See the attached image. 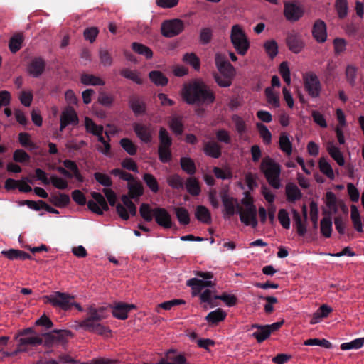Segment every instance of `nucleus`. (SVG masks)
<instances>
[{
	"label": "nucleus",
	"instance_id": "ddd939ff",
	"mask_svg": "<svg viewBox=\"0 0 364 364\" xmlns=\"http://www.w3.org/2000/svg\"><path fill=\"white\" fill-rule=\"evenodd\" d=\"M79 122L77 114L72 107H66L61 113L60 119V131H63L67 126L77 125Z\"/></svg>",
	"mask_w": 364,
	"mask_h": 364
},
{
	"label": "nucleus",
	"instance_id": "774afa93",
	"mask_svg": "<svg viewBox=\"0 0 364 364\" xmlns=\"http://www.w3.org/2000/svg\"><path fill=\"white\" fill-rule=\"evenodd\" d=\"M278 220L284 228L289 229L290 228V218L287 210L281 209L279 210Z\"/></svg>",
	"mask_w": 364,
	"mask_h": 364
},
{
	"label": "nucleus",
	"instance_id": "052dcab7",
	"mask_svg": "<svg viewBox=\"0 0 364 364\" xmlns=\"http://www.w3.org/2000/svg\"><path fill=\"white\" fill-rule=\"evenodd\" d=\"M214 299L224 301L227 306H233L237 304V297L235 295L223 293L221 295H215Z\"/></svg>",
	"mask_w": 364,
	"mask_h": 364
},
{
	"label": "nucleus",
	"instance_id": "f03ea898",
	"mask_svg": "<svg viewBox=\"0 0 364 364\" xmlns=\"http://www.w3.org/2000/svg\"><path fill=\"white\" fill-rule=\"evenodd\" d=\"M181 96L188 105L211 104L215 100L214 92L203 81L199 80L184 85Z\"/></svg>",
	"mask_w": 364,
	"mask_h": 364
},
{
	"label": "nucleus",
	"instance_id": "412c9836",
	"mask_svg": "<svg viewBox=\"0 0 364 364\" xmlns=\"http://www.w3.org/2000/svg\"><path fill=\"white\" fill-rule=\"evenodd\" d=\"M223 205L225 208V215L228 217L233 216L237 210V200L233 197H230L228 192L223 191L220 193Z\"/></svg>",
	"mask_w": 364,
	"mask_h": 364
},
{
	"label": "nucleus",
	"instance_id": "9d476101",
	"mask_svg": "<svg viewBox=\"0 0 364 364\" xmlns=\"http://www.w3.org/2000/svg\"><path fill=\"white\" fill-rule=\"evenodd\" d=\"M237 210L240 215V221L247 226L256 228L258 222L257 219V208H243L239 204H237Z\"/></svg>",
	"mask_w": 364,
	"mask_h": 364
},
{
	"label": "nucleus",
	"instance_id": "aec40b11",
	"mask_svg": "<svg viewBox=\"0 0 364 364\" xmlns=\"http://www.w3.org/2000/svg\"><path fill=\"white\" fill-rule=\"evenodd\" d=\"M186 285L191 287L193 296H198L205 287H213L215 283L211 280H202L197 278H191L186 282Z\"/></svg>",
	"mask_w": 364,
	"mask_h": 364
},
{
	"label": "nucleus",
	"instance_id": "e2e57ef3",
	"mask_svg": "<svg viewBox=\"0 0 364 364\" xmlns=\"http://www.w3.org/2000/svg\"><path fill=\"white\" fill-rule=\"evenodd\" d=\"M213 38V31L210 28H203L200 32V42L203 45L208 44Z\"/></svg>",
	"mask_w": 364,
	"mask_h": 364
},
{
	"label": "nucleus",
	"instance_id": "69168bd1",
	"mask_svg": "<svg viewBox=\"0 0 364 364\" xmlns=\"http://www.w3.org/2000/svg\"><path fill=\"white\" fill-rule=\"evenodd\" d=\"M30 156L23 149H16L13 154V159L18 163H25L30 161Z\"/></svg>",
	"mask_w": 364,
	"mask_h": 364
},
{
	"label": "nucleus",
	"instance_id": "473e14b6",
	"mask_svg": "<svg viewBox=\"0 0 364 364\" xmlns=\"http://www.w3.org/2000/svg\"><path fill=\"white\" fill-rule=\"evenodd\" d=\"M168 126L176 135H181L183 133L184 125L181 117H172L168 122Z\"/></svg>",
	"mask_w": 364,
	"mask_h": 364
},
{
	"label": "nucleus",
	"instance_id": "c85d7f7f",
	"mask_svg": "<svg viewBox=\"0 0 364 364\" xmlns=\"http://www.w3.org/2000/svg\"><path fill=\"white\" fill-rule=\"evenodd\" d=\"M286 195L289 202L294 203L301 198V192L294 183H288L286 186Z\"/></svg>",
	"mask_w": 364,
	"mask_h": 364
},
{
	"label": "nucleus",
	"instance_id": "2eb2a0df",
	"mask_svg": "<svg viewBox=\"0 0 364 364\" xmlns=\"http://www.w3.org/2000/svg\"><path fill=\"white\" fill-rule=\"evenodd\" d=\"M154 216L156 223L166 229L172 228L173 223L170 213L164 208H156L154 209Z\"/></svg>",
	"mask_w": 364,
	"mask_h": 364
},
{
	"label": "nucleus",
	"instance_id": "c03bdc74",
	"mask_svg": "<svg viewBox=\"0 0 364 364\" xmlns=\"http://www.w3.org/2000/svg\"><path fill=\"white\" fill-rule=\"evenodd\" d=\"M143 180L153 193H156L159 191V183L154 175L146 173L143 176Z\"/></svg>",
	"mask_w": 364,
	"mask_h": 364
},
{
	"label": "nucleus",
	"instance_id": "603ef678",
	"mask_svg": "<svg viewBox=\"0 0 364 364\" xmlns=\"http://www.w3.org/2000/svg\"><path fill=\"white\" fill-rule=\"evenodd\" d=\"M139 213L141 218L146 222H151L153 220L154 209H151L147 203H142L139 208Z\"/></svg>",
	"mask_w": 364,
	"mask_h": 364
},
{
	"label": "nucleus",
	"instance_id": "dca6fc26",
	"mask_svg": "<svg viewBox=\"0 0 364 364\" xmlns=\"http://www.w3.org/2000/svg\"><path fill=\"white\" fill-rule=\"evenodd\" d=\"M46 70V62L41 57H35L27 65V72L33 77H40Z\"/></svg>",
	"mask_w": 364,
	"mask_h": 364
},
{
	"label": "nucleus",
	"instance_id": "5fc2aeb1",
	"mask_svg": "<svg viewBox=\"0 0 364 364\" xmlns=\"http://www.w3.org/2000/svg\"><path fill=\"white\" fill-rule=\"evenodd\" d=\"M279 147L287 155H290L292 152L291 142L285 134H282L279 137Z\"/></svg>",
	"mask_w": 364,
	"mask_h": 364
},
{
	"label": "nucleus",
	"instance_id": "09e8293b",
	"mask_svg": "<svg viewBox=\"0 0 364 364\" xmlns=\"http://www.w3.org/2000/svg\"><path fill=\"white\" fill-rule=\"evenodd\" d=\"M335 8L339 18L343 19L347 16L348 11L347 0H336Z\"/></svg>",
	"mask_w": 364,
	"mask_h": 364
},
{
	"label": "nucleus",
	"instance_id": "49530a36",
	"mask_svg": "<svg viewBox=\"0 0 364 364\" xmlns=\"http://www.w3.org/2000/svg\"><path fill=\"white\" fill-rule=\"evenodd\" d=\"M265 95L269 105L274 107H279L280 105L278 93L275 92L272 87L265 89Z\"/></svg>",
	"mask_w": 364,
	"mask_h": 364
},
{
	"label": "nucleus",
	"instance_id": "c756f323",
	"mask_svg": "<svg viewBox=\"0 0 364 364\" xmlns=\"http://www.w3.org/2000/svg\"><path fill=\"white\" fill-rule=\"evenodd\" d=\"M227 314L222 309H217L210 312L205 317L208 323L215 325L225 320Z\"/></svg>",
	"mask_w": 364,
	"mask_h": 364
},
{
	"label": "nucleus",
	"instance_id": "9b49d317",
	"mask_svg": "<svg viewBox=\"0 0 364 364\" xmlns=\"http://www.w3.org/2000/svg\"><path fill=\"white\" fill-rule=\"evenodd\" d=\"M215 63L218 71L226 77H232L235 75V70L226 57L220 53H216Z\"/></svg>",
	"mask_w": 364,
	"mask_h": 364
},
{
	"label": "nucleus",
	"instance_id": "f704fd0d",
	"mask_svg": "<svg viewBox=\"0 0 364 364\" xmlns=\"http://www.w3.org/2000/svg\"><path fill=\"white\" fill-rule=\"evenodd\" d=\"M49 200L55 206L64 208L70 203V198L68 194L60 193L58 195H52Z\"/></svg>",
	"mask_w": 364,
	"mask_h": 364
},
{
	"label": "nucleus",
	"instance_id": "de8ad7c7",
	"mask_svg": "<svg viewBox=\"0 0 364 364\" xmlns=\"http://www.w3.org/2000/svg\"><path fill=\"white\" fill-rule=\"evenodd\" d=\"M183 60L189 64L196 70H199L200 61L199 58L193 53H186L183 57Z\"/></svg>",
	"mask_w": 364,
	"mask_h": 364
},
{
	"label": "nucleus",
	"instance_id": "8fccbe9b",
	"mask_svg": "<svg viewBox=\"0 0 364 364\" xmlns=\"http://www.w3.org/2000/svg\"><path fill=\"white\" fill-rule=\"evenodd\" d=\"M257 129L259 133L260 136L262 138L265 144H269L272 141V134L268 129L267 127L262 123H257Z\"/></svg>",
	"mask_w": 364,
	"mask_h": 364
},
{
	"label": "nucleus",
	"instance_id": "f257e3e1",
	"mask_svg": "<svg viewBox=\"0 0 364 364\" xmlns=\"http://www.w3.org/2000/svg\"><path fill=\"white\" fill-rule=\"evenodd\" d=\"M112 309V314L114 317L124 320L128 317V313L136 308L134 304H129L124 302H115L109 306H101L95 308L90 306L87 309V317L79 322L78 326L86 331L105 335L110 332L108 328L105 327L100 322L108 317V308Z\"/></svg>",
	"mask_w": 364,
	"mask_h": 364
},
{
	"label": "nucleus",
	"instance_id": "393cba45",
	"mask_svg": "<svg viewBox=\"0 0 364 364\" xmlns=\"http://www.w3.org/2000/svg\"><path fill=\"white\" fill-rule=\"evenodd\" d=\"M256 328L257 331L252 333V336L257 340L259 343H262L267 339L270 334L269 330L266 327V325H260L254 323L251 326V329Z\"/></svg>",
	"mask_w": 364,
	"mask_h": 364
},
{
	"label": "nucleus",
	"instance_id": "ea45409f",
	"mask_svg": "<svg viewBox=\"0 0 364 364\" xmlns=\"http://www.w3.org/2000/svg\"><path fill=\"white\" fill-rule=\"evenodd\" d=\"M80 80L85 85L103 86L105 84V82L102 79L90 74H82Z\"/></svg>",
	"mask_w": 364,
	"mask_h": 364
},
{
	"label": "nucleus",
	"instance_id": "864d4df0",
	"mask_svg": "<svg viewBox=\"0 0 364 364\" xmlns=\"http://www.w3.org/2000/svg\"><path fill=\"white\" fill-rule=\"evenodd\" d=\"M357 72L358 68L353 65H348L346 68V80L352 87H353L355 85Z\"/></svg>",
	"mask_w": 364,
	"mask_h": 364
},
{
	"label": "nucleus",
	"instance_id": "a211bd4d",
	"mask_svg": "<svg viewBox=\"0 0 364 364\" xmlns=\"http://www.w3.org/2000/svg\"><path fill=\"white\" fill-rule=\"evenodd\" d=\"M129 107L135 116H140L146 114V104L142 97L138 95H132L129 97Z\"/></svg>",
	"mask_w": 364,
	"mask_h": 364
},
{
	"label": "nucleus",
	"instance_id": "7c9ffc66",
	"mask_svg": "<svg viewBox=\"0 0 364 364\" xmlns=\"http://www.w3.org/2000/svg\"><path fill=\"white\" fill-rule=\"evenodd\" d=\"M150 80L156 86H166L168 79L159 70H152L149 73Z\"/></svg>",
	"mask_w": 364,
	"mask_h": 364
},
{
	"label": "nucleus",
	"instance_id": "680f3d73",
	"mask_svg": "<svg viewBox=\"0 0 364 364\" xmlns=\"http://www.w3.org/2000/svg\"><path fill=\"white\" fill-rule=\"evenodd\" d=\"M363 339L356 338L348 343H343L341 345V349L348 350L351 349H359L363 346Z\"/></svg>",
	"mask_w": 364,
	"mask_h": 364
},
{
	"label": "nucleus",
	"instance_id": "20e7f679",
	"mask_svg": "<svg viewBox=\"0 0 364 364\" xmlns=\"http://www.w3.org/2000/svg\"><path fill=\"white\" fill-rule=\"evenodd\" d=\"M159 146L158 156L162 163H168L172 159L171 147L173 144V139L168 132L164 127H160L159 131Z\"/></svg>",
	"mask_w": 364,
	"mask_h": 364
},
{
	"label": "nucleus",
	"instance_id": "58836bf2",
	"mask_svg": "<svg viewBox=\"0 0 364 364\" xmlns=\"http://www.w3.org/2000/svg\"><path fill=\"white\" fill-rule=\"evenodd\" d=\"M132 50L139 55L144 56L146 59H151L153 57V52L148 46L134 42L132 44Z\"/></svg>",
	"mask_w": 364,
	"mask_h": 364
},
{
	"label": "nucleus",
	"instance_id": "39448f33",
	"mask_svg": "<svg viewBox=\"0 0 364 364\" xmlns=\"http://www.w3.org/2000/svg\"><path fill=\"white\" fill-rule=\"evenodd\" d=\"M230 41L237 54L246 55L250 48V42L240 25L236 24L232 27Z\"/></svg>",
	"mask_w": 364,
	"mask_h": 364
},
{
	"label": "nucleus",
	"instance_id": "b1692460",
	"mask_svg": "<svg viewBox=\"0 0 364 364\" xmlns=\"http://www.w3.org/2000/svg\"><path fill=\"white\" fill-rule=\"evenodd\" d=\"M203 151L208 156L218 159L222 154V146L216 141H207L204 143Z\"/></svg>",
	"mask_w": 364,
	"mask_h": 364
},
{
	"label": "nucleus",
	"instance_id": "4c0bfd02",
	"mask_svg": "<svg viewBox=\"0 0 364 364\" xmlns=\"http://www.w3.org/2000/svg\"><path fill=\"white\" fill-rule=\"evenodd\" d=\"M350 218L355 229L357 232H362L363 231V224L357 206L355 205H352L350 207Z\"/></svg>",
	"mask_w": 364,
	"mask_h": 364
},
{
	"label": "nucleus",
	"instance_id": "6ab92c4d",
	"mask_svg": "<svg viewBox=\"0 0 364 364\" xmlns=\"http://www.w3.org/2000/svg\"><path fill=\"white\" fill-rule=\"evenodd\" d=\"M133 129L137 137L144 143H150L152 140V130L151 125L141 123H134Z\"/></svg>",
	"mask_w": 364,
	"mask_h": 364
},
{
	"label": "nucleus",
	"instance_id": "72a5a7b5",
	"mask_svg": "<svg viewBox=\"0 0 364 364\" xmlns=\"http://www.w3.org/2000/svg\"><path fill=\"white\" fill-rule=\"evenodd\" d=\"M181 169L190 176L196 172V167L194 161L190 157H181L180 159Z\"/></svg>",
	"mask_w": 364,
	"mask_h": 364
},
{
	"label": "nucleus",
	"instance_id": "cd10ccee",
	"mask_svg": "<svg viewBox=\"0 0 364 364\" xmlns=\"http://www.w3.org/2000/svg\"><path fill=\"white\" fill-rule=\"evenodd\" d=\"M189 194L193 196H198L201 192L198 181L195 177H188L184 184Z\"/></svg>",
	"mask_w": 364,
	"mask_h": 364
},
{
	"label": "nucleus",
	"instance_id": "6e6552de",
	"mask_svg": "<svg viewBox=\"0 0 364 364\" xmlns=\"http://www.w3.org/2000/svg\"><path fill=\"white\" fill-rule=\"evenodd\" d=\"M91 196L94 200L87 202L88 208L97 215H102L104 211L109 210V205L105 198L98 192H92Z\"/></svg>",
	"mask_w": 364,
	"mask_h": 364
},
{
	"label": "nucleus",
	"instance_id": "a19ab883",
	"mask_svg": "<svg viewBox=\"0 0 364 364\" xmlns=\"http://www.w3.org/2000/svg\"><path fill=\"white\" fill-rule=\"evenodd\" d=\"M177 220L182 225H187L190 223V215L187 209L183 207L174 208Z\"/></svg>",
	"mask_w": 364,
	"mask_h": 364
},
{
	"label": "nucleus",
	"instance_id": "e433bc0d",
	"mask_svg": "<svg viewBox=\"0 0 364 364\" xmlns=\"http://www.w3.org/2000/svg\"><path fill=\"white\" fill-rule=\"evenodd\" d=\"M31 136L27 132H21L18 134V141L21 145L30 151L36 150L38 146L31 140Z\"/></svg>",
	"mask_w": 364,
	"mask_h": 364
},
{
	"label": "nucleus",
	"instance_id": "5701e85b",
	"mask_svg": "<svg viewBox=\"0 0 364 364\" xmlns=\"http://www.w3.org/2000/svg\"><path fill=\"white\" fill-rule=\"evenodd\" d=\"M131 199H132L129 195H122L121 197V200L123 204L118 203L116 205V210L119 217L124 220H127L129 218V214L127 208L130 206L132 203H134Z\"/></svg>",
	"mask_w": 364,
	"mask_h": 364
},
{
	"label": "nucleus",
	"instance_id": "37998d69",
	"mask_svg": "<svg viewBox=\"0 0 364 364\" xmlns=\"http://www.w3.org/2000/svg\"><path fill=\"white\" fill-rule=\"evenodd\" d=\"M120 146L129 155L134 156L137 152V146L129 138H123L119 141Z\"/></svg>",
	"mask_w": 364,
	"mask_h": 364
},
{
	"label": "nucleus",
	"instance_id": "423d86ee",
	"mask_svg": "<svg viewBox=\"0 0 364 364\" xmlns=\"http://www.w3.org/2000/svg\"><path fill=\"white\" fill-rule=\"evenodd\" d=\"M184 29V23L178 18L164 21L161 23V34L166 38H172L180 34Z\"/></svg>",
	"mask_w": 364,
	"mask_h": 364
},
{
	"label": "nucleus",
	"instance_id": "4468645a",
	"mask_svg": "<svg viewBox=\"0 0 364 364\" xmlns=\"http://www.w3.org/2000/svg\"><path fill=\"white\" fill-rule=\"evenodd\" d=\"M293 221L296 226L297 233L299 236H304L306 232V223L307 220L308 210L305 205L302 207V214L304 218H301L300 213L295 209H292Z\"/></svg>",
	"mask_w": 364,
	"mask_h": 364
},
{
	"label": "nucleus",
	"instance_id": "3c124183",
	"mask_svg": "<svg viewBox=\"0 0 364 364\" xmlns=\"http://www.w3.org/2000/svg\"><path fill=\"white\" fill-rule=\"evenodd\" d=\"M320 232L326 237H330L332 232V221L330 218H324L320 221Z\"/></svg>",
	"mask_w": 364,
	"mask_h": 364
},
{
	"label": "nucleus",
	"instance_id": "6e6d98bb",
	"mask_svg": "<svg viewBox=\"0 0 364 364\" xmlns=\"http://www.w3.org/2000/svg\"><path fill=\"white\" fill-rule=\"evenodd\" d=\"M320 172L325 174L328 178L333 180L335 177L333 168L329 163L323 158H320Z\"/></svg>",
	"mask_w": 364,
	"mask_h": 364
},
{
	"label": "nucleus",
	"instance_id": "4d7b16f0",
	"mask_svg": "<svg viewBox=\"0 0 364 364\" xmlns=\"http://www.w3.org/2000/svg\"><path fill=\"white\" fill-rule=\"evenodd\" d=\"M266 53L273 59L278 53V45L274 40L267 41L264 45Z\"/></svg>",
	"mask_w": 364,
	"mask_h": 364
},
{
	"label": "nucleus",
	"instance_id": "f3484780",
	"mask_svg": "<svg viewBox=\"0 0 364 364\" xmlns=\"http://www.w3.org/2000/svg\"><path fill=\"white\" fill-rule=\"evenodd\" d=\"M286 43L289 49L294 53H300L304 47V43L301 38V36L294 31L287 34Z\"/></svg>",
	"mask_w": 364,
	"mask_h": 364
},
{
	"label": "nucleus",
	"instance_id": "79ce46f5",
	"mask_svg": "<svg viewBox=\"0 0 364 364\" xmlns=\"http://www.w3.org/2000/svg\"><path fill=\"white\" fill-rule=\"evenodd\" d=\"M23 36L21 33L14 35L9 40V47L11 53H16L21 48Z\"/></svg>",
	"mask_w": 364,
	"mask_h": 364
},
{
	"label": "nucleus",
	"instance_id": "bb28decb",
	"mask_svg": "<svg viewBox=\"0 0 364 364\" xmlns=\"http://www.w3.org/2000/svg\"><path fill=\"white\" fill-rule=\"evenodd\" d=\"M1 254L10 260L20 259L26 260L31 258V255L20 250L10 249L9 250H3Z\"/></svg>",
	"mask_w": 364,
	"mask_h": 364
},
{
	"label": "nucleus",
	"instance_id": "338daca9",
	"mask_svg": "<svg viewBox=\"0 0 364 364\" xmlns=\"http://www.w3.org/2000/svg\"><path fill=\"white\" fill-rule=\"evenodd\" d=\"M232 120L235 123L236 130L240 134H242L246 132V124L241 117L234 114L232 117Z\"/></svg>",
	"mask_w": 364,
	"mask_h": 364
},
{
	"label": "nucleus",
	"instance_id": "1a4fd4ad",
	"mask_svg": "<svg viewBox=\"0 0 364 364\" xmlns=\"http://www.w3.org/2000/svg\"><path fill=\"white\" fill-rule=\"evenodd\" d=\"M71 336L72 333L69 330H54L44 334L43 343L45 346L50 347L55 343L66 342L67 338Z\"/></svg>",
	"mask_w": 364,
	"mask_h": 364
},
{
	"label": "nucleus",
	"instance_id": "7ed1b4c3",
	"mask_svg": "<svg viewBox=\"0 0 364 364\" xmlns=\"http://www.w3.org/2000/svg\"><path fill=\"white\" fill-rule=\"evenodd\" d=\"M260 170L272 188L279 189L281 187V166L274 159L269 156L263 158L260 164Z\"/></svg>",
	"mask_w": 364,
	"mask_h": 364
},
{
	"label": "nucleus",
	"instance_id": "a878e982",
	"mask_svg": "<svg viewBox=\"0 0 364 364\" xmlns=\"http://www.w3.org/2000/svg\"><path fill=\"white\" fill-rule=\"evenodd\" d=\"M326 149L330 156L336 161V163L342 166L345 164L343 155L340 149L335 145L333 141H328L326 144Z\"/></svg>",
	"mask_w": 364,
	"mask_h": 364
},
{
	"label": "nucleus",
	"instance_id": "0e129e2a",
	"mask_svg": "<svg viewBox=\"0 0 364 364\" xmlns=\"http://www.w3.org/2000/svg\"><path fill=\"white\" fill-rule=\"evenodd\" d=\"M94 178L100 184L105 187H110L112 185L111 178L105 173L96 172L94 173Z\"/></svg>",
	"mask_w": 364,
	"mask_h": 364
},
{
	"label": "nucleus",
	"instance_id": "f8f14e48",
	"mask_svg": "<svg viewBox=\"0 0 364 364\" xmlns=\"http://www.w3.org/2000/svg\"><path fill=\"white\" fill-rule=\"evenodd\" d=\"M305 90L313 97L318 96V79L312 72H307L303 75Z\"/></svg>",
	"mask_w": 364,
	"mask_h": 364
},
{
	"label": "nucleus",
	"instance_id": "0eeeda50",
	"mask_svg": "<svg viewBox=\"0 0 364 364\" xmlns=\"http://www.w3.org/2000/svg\"><path fill=\"white\" fill-rule=\"evenodd\" d=\"M44 299L53 306H58L62 309L67 311L70 309L73 306L72 300L74 297L65 293L56 291L54 294L45 296Z\"/></svg>",
	"mask_w": 364,
	"mask_h": 364
},
{
	"label": "nucleus",
	"instance_id": "4be33fe9",
	"mask_svg": "<svg viewBox=\"0 0 364 364\" xmlns=\"http://www.w3.org/2000/svg\"><path fill=\"white\" fill-rule=\"evenodd\" d=\"M301 9L294 3L285 2L284 15L288 21H296L302 16Z\"/></svg>",
	"mask_w": 364,
	"mask_h": 364
},
{
	"label": "nucleus",
	"instance_id": "c9c22d12",
	"mask_svg": "<svg viewBox=\"0 0 364 364\" xmlns=\"http://www.w3.org/2000/svg\"><path fill=\"white\" fill-rule=\"evenodd\" d=\"M198 220L208 224L211 222V215L209 210L203 205H198L195 213Z\"/></svg>",
	"mask_w": 364,
	"mask_h": 364
},
{
	"label": "nucleus",
	"instance_id": "2f4dec72",
	"mask_svg": "<svg viewBox=\"0 0 364 364\" xmlns=\"http://www.w3.org/2000/svg\"><path fill=\"white\" fill-rule=\"evenodd\" d=\"M128 194L132 199H138L144 193V188L139 181L128 183Z\"/></svg>",
	"mask_w": 364,
	"mask_h": 364
},
{
	"label": "nucleus",
	"instance_id": "bf43d9fd",
	"mask_svg": "<svg viewBox=\"0 0 364 364\" xmlns=\"http://www.w3.org/2000/svg\"><path fill=\"white\" fill-rule=\"evenodd\" d=\"M213 171L217 178L225 180L232 178V173L229 168L222 169L219 167H214Z\"/></svg>",
	"mask_w": 364,
	"mask_h": 364
},
{
	"label": "nucleus",
	"instance_id": "13d9d810",
	"mask_svg": "<svg viewBox=\"0 0 364 364\" xmlns=\"http://www.w3.org/2000/svg\"><path fill=\"white\" fill-rule=\"evenodd\" d=\"M120 74L124 77L129 79L138 85H141L143 83L142 79L134 71L126 68L121 70Z\"/></svg>",
	"mask_w": 364,
	"mask_h": 364
},
{
	"label": "nucleus",
	"instance_id": "a18cd8bd",
	"mask_svg": "<svg viewBox=\"0 0 364 364\" xmlns=\"http://www.w3.org/2000/svg\"><path fill=\"white\" fill-rule=\"evenodd\" d=\"M167 183L173 189H183L184 182L183 178L177 173L169 176L167 178Z\"/></svg>",
	"mask_w": 364,
	"mask_h": 364
}]
</instances>
